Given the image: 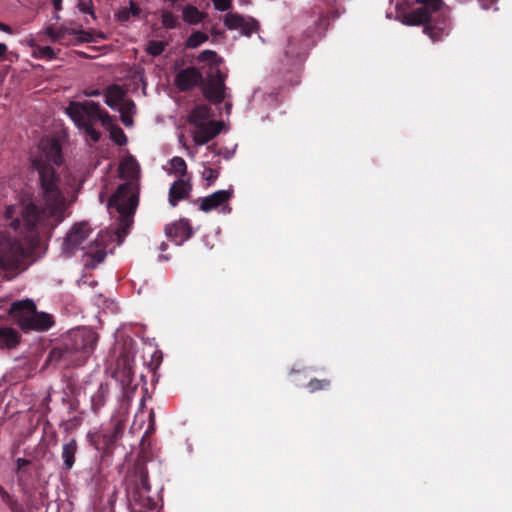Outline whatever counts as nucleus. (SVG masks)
I'll use <instances>...</instances> for the list:
<instances>
[{"label":"nucleus","instance_id":"nucleus-23","mask_svg":"<svg viewBox=\"0 0 512 512\" xmlns=\"http://www.w3.org/2000/svg\"><path fill=\"white\" fill-rule=\"evenodd\" d=\"M115 110L121 114V121L126 127L133 125V115L136 113V105L133 101L125 99Z\"/></svg>","mask_w":512,"mask_h":512},{"label":"nucleus","instance_id":"nucleus-16","mask_svg":"<svg viewBox=\"0 0 512 512\" xmlns=\"http://www.w3.org/2000/svg\"><path fill=\"white\" fill-rule=\"evenodd\" d=\"M166 235L171 238L176 245H181L189 239L193 231L187 220H179L165 229Z\"/></svg>","mask_w":512,"mask_h":512},{"label":"nucleus","instance_id":"nucleus-7","mask_svg":"<svg viewBox=\"0 0 512 512\" xmlns=\"http://www.w3.org/2000/svg\"><path fill=\"white\" fill-rule=\"evenodd\" d=\"M9 312L23 331H45L53 324L52 317L47 313L37 312L30 299L14 302Z\"/></svg>","mask_w":512,"mask_h":512},{"label":"nucleus","instance_id":"nucleus-19","mask_svg":"<svg viewBox=\"0 0 512 512\" xmlns=\"http://www.w3.org/2000/svg\"><path fill=\"white\" fill-rule=\"evenodd\" d=\"M77 451L78 445L75 439H71L63 444L61 458L63 460V468L65 470L68 471L73 467Z\"/></svg>","mask_w":512,"mask_h":512},{"label":"nucleus","instance_id":"nucleus-31","mask_svg":"<svg viewBox=\"0 0 512 512\" xmlns=\"http://www.w3.org/2000/svg\"><path fill=\"white\" fill-rule=\"evenodd\" d=\"M77 9L83 14H89L95 19L92 0H77Z\"/></svg>","mask_w":512,"mask_h":512},{"label":"nucleus","instance_id":"nucleus-40","mask_svg":"<svg viewBox=\"0 0 512 512\" xmlns=\"http://www.w3.org/2000/svg\"><path fill=\"white\" fill-rule=\"evenodd\" d=\"M0 31L5 32V33H9V34L12 33L11 27L6 25V24H4V23H1V22H0Z\"/></svg>","mask_w":512,"mask_h":512},{"label":"nucleus","instance_id":"nucleus-47","mask_svg":"<svg viewBox=\"0 0 512 512\" xmlns=\"http://www.w3.org/2000/svg\"><path fill=\"white\" fill-rule=\"evenodd\" d=\"M226 109H227V112H229L230 109H231V105L230 104H226Z\"/></svg>","mask_w":512,"mask_h":512},{"label":"nucleus","instance_id":"nucleus-20","mask_svg":"<svg viewBox=\"0 0 512 512\" xmlns=\"http://www.w3.org/2000/svg\"><path fill=\"white\" fill-rule=\"evenodd\" d=\"M110 392L107 383H100L97 390L91 395V409L97 413L105 404Z\"/></svg>","mask_w":512,"mask_h":512},{"label":"nucleus","instance_id":"nucleus-12","mask_svg":"<svg viewBox=\"0 0 512 512\" xmlns=\"http://www.w3.org/2000/svg\"><path fill=\"white\" fill-rule=\"evenodd\" d=\"M233 195V189L218 190L211 195L201 199L200 210L203 212H210L214 209H219L222 213L227 214L231 211L229 200Z\"/></svg>","mask_w":512,"mask_h":512},{"label":"nucleus","instance_id":"nucleus-3","mask_svg":"<svg viewBox=\"0 0 512 512\" xmlns=\"http://www.w3.org/2000/svg\"><path fill=\"white\" fill-rule=\"evenodd\" d=\"M90 233L91 229L86 222L74 224L63 238L62 252L69 257L79 249L83 250L84 267L94 269L104 261L106 252L103 247H100L97 240L84 245Z\"/></svg>","mask_w":512,"mask_h":512},{"label":"nucleus","instance_id":"nucleus-26","mask_svg":"<svg viewBox=\"0 0 512 512\" xmlns=\"http://www.w3.org/2000/svg\"><path fill=\"white\" fill-rule=\"evenodd\" d=\"M32 56L36 59L52 60L57 57V53L50 46L38 45L37 47H34Z\"/></svg>","mask_w":512,"mask_h":512},{"label":"nucleus","instance_id":"nucleus-21","mask_svg":"<svg viewBox=\"0 0 512 512\" xmlns=\"http://www.w3.org/2000/svg\"><path fill=\"white\" fill-rule=\"evenodd\" d=\"M207 14L203 11H200L197 7L193 5H185L182 8V19L188 25H198L205 18Z\"/></svg>","mask_w":512,"mask_h":512},{"label":"nucleus","instance_id":"nucleus-13","mask_svg":"<svg viewBox=\"0 0 512 512\" xmlns=\"http://www.w3.org/2000/svg\"><path fill=\"white\" fill-rule=\"evenodd\" d=\"M43 34L49 37L52 42L62 41L66 38L67 35H77L78 40L80 42H92L93 36L90 32L79 30L75 31L66 26H60L55 28L53 26H48L43 30Z\"/></svg>","mask_w":512,"mask_h":512},{"label":"nucleus","instance_id":"nucleus-45","mask_svg":"<svg viewBox=\"0 0 512 512\" xmlns=\"http://www.w3.org/2000/svg\"><path fill=\"white\" fill-rule=\"evenodd\" d=\"M480 3H481V7L483 9H488L489 8V6L485 3V0H480Z\"/></svg>","mask_w":512,"mask_h":512},{"label":"nucleus","instance_id":"nucleus-4","mask_svg":"<svg viewBox=\"0 0 512 512\" xmlns=\"http://www.w3.org/2000/svg\"><path fill=\"white\" fill-rule=\"evenodd\" d=\"M65 110L79 131L93 142H98L101 136V133L94 127L97 121L103 126H111L110 115L102 111L99 104L94 101L71 102Z\"/></svg>","mask_w":512,"mask_h":512},{"label":"nucleus","instance_id":"nucleus-10","mask_svg":"<svg viewBox=\"0 0 512 512\" xmlns=\"http://www.w3.org/2000/svg\"><path fill=\"white\" fill-rule=\"evenodd\" d=\"M123 428L120 422H115L111 427L89 433L87 438L92 446L98 451L106 452L111 449L115 442L122 436Z\"/></svg>","mask_w":512,"mask_h":512},{"label":"nucleus","instance_id":"nucleus-43","mask_svg":"<svg viewBox=\"0 0 512 512\" xmlns=\"http://www.w3.org/2000/svg\"><path fill=\"white\" fill-rule=\"evenodd\" d=\"M130 11L134 16L139 15V9L133 3H130Z\"/></svg>","mask_w":512,"mask_h":512},{"label":"nucleus","instance_id":"nucleus-24","mask_svg":"<svg viewBox=\"0 0 512 512\" xmlns=\"http://www.w3.org/2000/svg\"><path fill=\"white\" fill-rule=\"evenodd\" d=\"M168 174L183 177L187 173V164L182 157L171 158L163 168Z\"/></svg>","mask_w":512,"mask_h":512},{"label":"nucleus","instance_id":"nucleus-5","mask_svg":"<svg viewBox=\"0 0 512 512\" xmlns=\"http://www.w3.org/2000/svg\"><path fill=\"white\" fill-rule=\"evenodd\" d=\"M212 116V110L206 104L197 105L191 110L188 120L194 126L192 138L196 145L207 144L223 130L224 122L212 120Z\"/></svg>","mask_w":512,"mask_h":512},{"label":"nucleus","instance_id":"nucleus-48","mask_svg":"<svg viewBox=\"0 0 512 512\" xmlns=\"http://www.w3.org/2000/svg\"><path fill=\"white\" fill-rule=\"evenodd\" d=\"M159 258H160V259L164 258V259H166V260H167V257H165V256H163V255H160V256H159Z\"/></svg>","mask_w":512,"mask_h":512},{"label":"nucleus","instance_id":"nucleus-34","mask_svg":"<svg viewBox=\"0 0 512 512\" xmlns=\"http://www.w3.org/2000/svg\"><path fill=\"white\" fill-rule=\"evenodd\" d=\"M216 10L227 11L231 6V0H212Z\"/></svg>","mask_w":512,"mask_h":512},{"label":"nucleus","instance_id":"nucleus-44","mask_svg":"<svg viewBox=\"0 0 512 512\" xmlns=\"http://www.w3.org/2000/svg\"><path fill=\"white\" fill-rule=\"evenodd\" d=\"M7 46L4 43H0V57L6 52Z\"/></svg>","mask_w":512,"mask_h":512},{"label":"nucleus","instance_id":"nucleus-33","mask_svg":"<svg viewBox=\"0 0 512 512\" xmlns=\"http://www.w3.org/2000/svg\"><path fill=\"white\" fill-rule=\"evenodd\" d=\"M198 60L201 62L208 61L211 63H216L217 62V54L213 50H204L199 54Z\"/></svg>","mask_w":512,"mask_h":512},{"label":"nucleus","instance_id":"nucleus-15","mask_svg":"<svg viewBox=\"0 0 512 512\" xmlns=\"http://www.w3.org/2000/svg\"><path fill=\"white\" fill-rule=\"evenodd\" d=\"M228 29L240 30L246 36L251 35L258 28V23L252 18H244L238 14L228 13L224 18Z\"/></svg>","mask_w":512,"mask_h":512},{"label":"nucleus","instance_id":"nucleus-2","mask_svg":"<svg viewBox=\"0 0 512 512\" xmlns=\"http://www.w3.org/2000/svg\"><path fill=\"white\" fill-rule=\"evenodd\" d=\"M120 176L128 182L120 185L110 197L107 209L114 219V237L118 244L122 243L133 223V216L138 206V189L132 181L140 177V165L133 156L125 157L119 165Z\"/></svg>","mask_w":512,"mask_h":512},{"label":"nucleus","instance_id":"nucleus-28","mask_svg":"<svg viewBox=\"0 0 512 512\" xmlns=\"http://www.w3.org/2000/svg\"><path fill=\"white\" fill-rule=\"evenodd\" d=\"M161 24L166 29H175L179 25L177 16L170 11H162Z\"/></svg>","mask_w":512,"mask_h":512},{"label":"nucleus","instance_id":"nucleus-35","mask_svg":"<svg viewBox=\"0 0 512 512\" xmlns=\"http://www.w3.org/2000/svg\"><path fill=\"white\" fill-rule=\"evenodd\" d=\"M329 385V381H326V380H323V381H320V380H312L309 382V389L310 391H316V390H319V389H322L326 386Z\"/></svg>","mask_w":512,"mask_h":512},{"label":"nucleus","instance_id":"nucleus-38","mask_svg":"<svg viewBox=\"0 0 512 512\" xmlns=\"http://www.w3.org/2000/svg\"><path fill=\"white\" fill-rule=\"evenodd\" d=\"M16 464H17V468L20 469L23 466L28 465L29 464V460L24 459V458H18L16 460Z\"/></svg>","mask_w":512,"mask_h":512},{"label":"nucleus","instance_id":"nucleus-9","mask_svg":"<svg viewBox=\"0 0 512 512\" xmlns=\"http://www.w3.org/2000/svg\"><path fill=\"white\" fill-rule=\"evenodd\" d=\"M416 2L420 7L403 14L401 17L403 24L411 26L424 24L445 5L443 0H416Z\"/></svg>","mask_w":512,"mask_h":512},{"label":"nucleus","instance_id":"nucleus-6","mask_svg":"<svg viewBox=\"0 0 512 512\" xmlns=\"http://www.w3.org/2000/svg\"><path fill=\"white\" fill-rule=\"evenodd\" d=\"M149 492L148 471L141 466L126 479V493L134 512H146L154 509L155 502L149 496Z\"/></svg>","mask_w":512,"mask_h":512},{"label":"nucleus","instance_id":"nucleus-41","mask_svg":"<svg viewBox=\"0 0 512 512\" xmlns=\"http://www.w3.org/2000/svg\"><path fill=\"white\" fill-rule=\"evenodd\" d=\"M52 4L55 10L60 11L62 9V0H52Z\"/></svg>","mask_w":512,"mask_h":512},{"label":"nucleus","instance_id":"nucleus-36","mask_svg":"<svg viewBox=\"0 0 512 512\" xmlns=\"http://www.w3.org/2000/svg\"><path fill=\"white\" fill-rule=\"evenodd\" d=\"M83 94L86 97H95L100 95V91L98 89L85 90Z\"/></svg>","mask_w":512,"mask_h":512},{"label":"nucleus","instance_id":"nucleus-32","mask_svg":"<svg viewBox=\"0 0 512 512\" xmlns=\"http://www.w3.org/2000/svg\"><path fill=\"white\" fill-rule=\"evenodd\" d=\"M219 176L218 169L211 168V167H204L202 172V177L204 180L207 181V183L210 185L212 184Z\"/></svg>","mask_w":512,"mask_h":512},{"label":"nucleus","instance_id":"nucleus-11","mask_svg":"<svg viewBox=\"0 0 512 512\" xmlns=\"http://www.w3.org/2000/svg\"><path fill=\"white\" fill-rule=\"evenodd\" d=\"M225 76L218 67H212L206 84L203 87V94L209 101L219 104L226 97Z\"/></svg>","mask_w":512,"mask_h":512},{"label":"nucleus","instance_id":"nucleus-30","mask_svg":"<svg viewBox=\"0 0 512 512\" xmlns=\"http://www.w3.org/2000/svg\"><path fill=\"white\" fill-rule=\"evenodd\" d=\"M165 43L162 41H150L146 46V52L151 56H158L163 53Z\"/></svg>","mask_w":512,"mask_h":512},{"label":"nucleus","instance_id":"nucleus-17","mask_svg":"<svg viewBox=\"0 0 512 512\" xmlns=\"http://www.w3.org/2000/svg\"><path fill=\"white\" fill-rule=\"evenodd\" d=\"M191 185L188 181L178 179L171 185L169 189V203L175 207L180 200L188 197Z\"/></svg>","mask_w":512,"mask_h":512},{"label":"nucleus","instance_id":"nucleus-18","mask_svg":"<svg viewBox=\"0 0 512 512\" xmlns=\"http://www.w3.org/2000/svg\"><path fill=\"white\" fill-rule=\"evenodd\" d=\"M423 32L429 36L432 42L441 41L444 37L449 35L450 23L444 18L439 23L426 26Z\"/></svg>","mask_w":512,"mask_h":512},{"label":"nucleus","instance_id":"nucleus-14","mask_svg":"<svg viewBox=\"0 0 512 512\" xmlns=\"http://www.w3.org/2000/svg\"><path fill=\"white\" fill-rule=\"evenodd\" d=\"M202 82V74L195 67H187L180 70L176 76L174 83L180 91H188L196 87Z\"/></svg>","mask_w":512,"mask_h":512},{"label":"nucleus","instance_id":"nucleus-39","mask_svg":"<svg viewBox=\"0 0 512 512\" xmlns=\"http://www.w3.org/2000/svg\"><path fill=\"white\" fill-rule=\"evenodd\" d=\"M26 42L32 48V51H34V47L38 46V44L36 43V40L34 39V37L32 35L29 37V39L26 40Z\"/></svg>","mask_w":512,"mask_h":512},{"label":"nucleus","instance_id":"nucleus-29","mask_svg":"<svg viewBox=\"0 0 512 512\" xmlns=\"http://www.w3.org/2000/svg\"><path fill=\"white\" fill-rule=\"evenodd\" d=\"M110 138L119 146L127 143V137L120 127H111Z\"/></svg>","mask_w":512,"mask_h":512},{"label":"nucleus","instance_id":"nucleus-27","mask_svg":"<svg viewBox=\"0 0 512 512\" xmlns=\"http://www.w3.org/2000/svg\"><path fill=\"white\" fill-rule=\"evenodd\" d=\"M208 40V36L201 32V31H197V32H194L192 33L187 41H186V47L188 48H191V49H194V48H197L198 46H200L201 44H203L204 42H206Z\"/></svg>","mask_w":512,"mask_h":512},{"label":"nucleus","instance_id":"nucleus-25","mask_svg":"<svg viewBox=\"0 0 512 512\" xmlns=\"http://www.w3.org/2000/svg\"><path fill=\"white\" fill-rule=\"evenodd\" d=\"M125 100L124 91L118 86H112L108 89L105 103L111 108L116 109Z\"/></svg>","mask_w":512,"mask_h":512},{"label":"nucleus","instance_id":"nucleus-42","mask_svg":"<svg viewBox=\"0 0 512 512\" xmlns=\"http://www.w3.org/2000/svg\"><path fill=\"white\" fill-rule=\"evenodd\" d=\"M0 496L4 501H7L10 498L8 492L5 491L2 487H0Z\"/></svg>","mask_w":512,"mask_h":512},{"label":"nucleus","instance_id":"nucleus-37","mask_svg":"<svg viewBox=\"0 0 512 512\" xmlns=\"http://www.w3.org/2000/svg\"><path fill=\"white\" fill-rule=\"evenodd\" d=\"M128 17H129V12L126 10H123V11H120L119 13H117V18L120 21H125L128 19Z\"/></svg>","mask_w":512,"mask_h":512},{"label":"nucleus","instance_id":"nucleus-1","mask_svg":"<svg viewBox=\"0 0 512 512\" xmlns=\"http://www.w3.org/2000/svg\"><path fill=\"white\" fill-rule=\"evenodd\" d=\"M32 164L39 173L40 191L35 200L6 207L1 225L10 228L15 236L0 232V272L14 271L23 259L20 240L33 245L39 235L61 223L69 205L75 200L73 189L62 187L54 167L62 164L61 147L54 139H41Z\"/></svg>","mask_w":512,"mask_h":512},{"label":"nucleus","instance_id":"nucleus-49","mask_svg":"<svg viewBox=\"0 0 512 512\" xmlns=\"http://www.w3.org/2000/svg\"><path fill=\"white\" fill-rule=\"evenodd\" d=\"M489 2L492 4V3H494V2H495V0H489Z\"/></svg>","mask_w":512,"mask_h":512},{"label":"nucleus","instance_id":"nucleus-22","mask_svg":"<svg viewBox=\"0 0 512 512\" xmlns=\"http://www.w3.org/2000/svg\"><path fill=\"white\" fill-rule=\"evenodd\" d=\"M19 333L11 327H0V348L11 349L19 343Z\"/></svg>","mask_w":512,"mask_h":512},{"label":"nucleus","instance_id":"nucleus-46","mask_svg":"<svg viewBox=\"0 0 512 512\" xmlns=\"http://www.w3.org/2000/svg\"><path fill=\"white\" fill-rule=\"evenodd\" d=\"M167 248L166 244L165 243H162L160 245V250L164 251L165 249Z\"/></svg>","mask_w":512,"mask_h":512},{"label":"nucleus","instance_id":"nucleus-8","mask_svg":"<svg viewBox=\"0 0 512 512\" xmlns=\"http://www.w3.org/2000/svg\"><path fill=\"white\" fill-rule=\"evenodd\" d=\"M97 342V335L89 329H78L68 335L66 349L70 353H80L79 360L85 361L92 353Z\"/></svg>","mask_w":512,"mask_h":512}]
</instances>
